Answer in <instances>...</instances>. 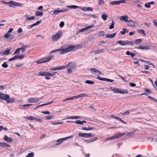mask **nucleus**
<instances>
[{
	"label": "nucleus",
	"instance_id": "nucleus-13",
	"mask_svg": "<svg viewBox=\"0 0 157 157\" xmlns=\"http://www.w3.org/2000/svg\"><path fill=\"white\" fill-rule=\"evenodd\" d=\"M40 99L37 98H30L29 99L28 102L29 103H36L40 100Z\"/></svg>",
	"mask_w": 157,
	"mask_h": 157
},
{
	"label": "nucleus",
	"instance_id": "nucleus-27",
	"mask_svg": "<svg viewBox=\"0 0 157 157\" xmlns=\"http://www.w3.org/2000/svg\"><path fill=\"white\" fill-rule=\"evenodd\" d=\"M67 7L71 9H76V8L79 7V6L74 5L69 6H67Z\"/></svg>",
	"mask_w": 157,
	"mask_h": 157
},
{
	"label": "nucleus",
	"instance_id": "nucleus-49",
	"mask_svg": "<svg viewBox=\"0 0 157 157\" xmlns=\"http://www.w3.org/2000/svg\"><path fill=\"white\" fill-rule=\"evenodd\" d=\"M2 66L4 68H6L8 67V65L6 63V62H5L2 64Z\"/></svg>",
	"mask_w": 157,
	"mask_h": 157
},
{
	"label": "nucleus",
	"instance_id": "nucleus-16",
	"mask_svg": "<svg viewBox=\"0 0 157 157\" xmlns=\"http://www.w3.org/2000/svg\"><path fill=\"white\" fill-rule=\"evenodd\" d=\"M97 78L100 80L101 81H108L110 82H113L114 80L112 79H107L106 78H101L100 76L98 75Z\"/></svg>",
	"mask_w": 157,
	"mask_h": 157
},
{
	"label": "nucleus",
	"instance_id": "nucleus-3",
	"mask_svg": "<svg viewBox=\"0 0 157 157\" xmlns=\"http://www.w3.org/2000/svg\"><path fill=\"white\" fill-rule=\"evenodd\" d=\"M117 43L123 46H126L127 45H133L134 44V42L129 41L127 40L118 41L117 42Z\"/></svg>",
	"mask_w": 157,
	"mask_h": 157
},
{
	"label": "nucleus",
	"instance_id": "nucleus-38",
	"mask_svg": "<svg viewBox=\"0 0 157 157\" xmlns=\"http://www.w3.org/2000/svg\"><path fill=\"white\" fill-rule=\"evenodd\" d=\"M26 17V20H29V21H31L34 20L35 19V17L34 16H31L30 17H28V16L27 15L25 16Z\"/></svg>",
	"mask_w": 157,
	"mask_h": 157
},
{
	"label": "nucleus",
	"instance_id": "nucleus-21",
	"mask_svg": "<svg viewBox=\"0 0 157 157\" xmlns=\"http://www.w3.org/2000/svg\"><path fill=\"white\" fill-rule=\"evenodd\" d=\"M61 12H63V11H62L61 10H54L52 14V17H55L56 15Z\"/></svg>",
	"mask_w": 157,
	"mask_h": 157
},
{
	"label": "nucleus",
	"instance_id": "nucleus-44",
	"mask_svg": "<svg viewBox=\"0 0 157 157\" xmlns=\"http://www.w3.org/2000/svg\"><path fill=\"white\" fill-rule=\"evenodd\" d=\"M110 3L111 4L113 5H119V2L118 1H113V2H110Z\"/></svg>",
	"mask_w": 157,
	"mask_h": 157
},
{
	"label": "nucleus",
	"instance_id": "nucleus-64",
	"mask_svg": "<svg viewBox=\"0 0 157 157\" xmlns=\"http://www.w3.org/2000/svg\"><path fill=\"white\" fill-rule=\"evenodd\" d=\"M20 50H16V51L14 52L13 54H19L20 53Z\"/></svg>",
	"mask_w": 157,
	"mask_h": 157
},
{
	"label": "nucleus",
	"instance_id": "nucleus-14",
	"mask_svg": "<svg viewBox=\"0 0 157 157\" xmlns=\"http://www.w3.org/2000/svg\"><path fill=\"white\" fill-rule=\"evenodd\" d=\"M10 3V6H9L10 7H11L12 5L16 6H19L21 7L23 6V4L21 3L16 2L13 1H11Z\"/></svg>",
	"mask_w": 157,
	"mask_h": 157
},
{
	"label": "nucleus",
	"instance_id": "nucleus-35",
	"mask_svg": "<svg viewBox=\"0 0 157 157\" xmlns=\"http://www.w3.org/2000/svg\"><path fill=\"white\" fill-rule=\"evenodd\" d=\"M108 16L107 14L103 13L102 15L101 18L104 21L106 20Z\"/></svg>",
	"mask_w": 157,
	"mask_h": 157
},
{
	"label": "nucleus",
	"instance_id": "nucleus-11",
	"mask_svg": "<svg viewBox=\"0 0 157 157\" xmlns=\"http://www.w3.org/2000/svg\"><path fill=\"white\" fill-rule=\"evenodd\" d=\"M72 50H52L51 53H52L55 52L57 51H59V52L60 54H63L69 52Z\"/></svg>",
	"mask_w": 157,
	"mask_h": 157
},
{
	"label": "nucleus",
	"instance_id": "nucleus-10",
	"mask_svg": "<svg viewBox=\"0 0 157 157\" xmlns=\"http://www.w3.org/2000/svg\"><path fill=\"white\" fill-rule=\"evenodd\" d=\"M73 137V136H71L65 138L58 139L57 141V143H56V145H59L62 144L64 141L66 140L67 139L71 138Z\"/></svg>",
	"mask_w": 157,
	"mask_h": 157
},
{
	"label": "nucleus",
	"instance_id": "nucleus-17",
	"mask_svg": "<svg viewBox=\"0 0 157 157\" xmlns=\"http://www.w3.org/2000/svg\"><path fill=\"white\" fill-rule=\"evenodd\" d=\"M81 9L84 12H86L87 11L92 12L93 11L92 8L90 7H81Z\"/></svg>",
	"mask_w": 157,
	"mask_h": 157
},
{
	"label": "nucleus",
	"instance_id": "nucleus-51",
	"mask_svg": "<svg viewBox=\"0 0 157 157\" xmlns=\"http://www.w3.org/2000/svg\"><path fill=\"white\" fill-rule=\"evenodd\" d=\"M17 59H23L24 57V55H17Z\"/></svg>",
	"mask_w": 157,
	"mask_h": 157
},
{
	"label": "nucleus",
	"instance_id": "nucleus-31",
	"mask_svg": "<svg viewBox=\"0 0 157 157\" xmlns=\"http://www.w3.org/2000/svg\"><path fill=\"white\" fill-rule=\"evenodd\" d=\"M128 93V91L126 89H121L120 93L121 94H126Z\"/></svg>",
	"mask_w": 157,
	"mask_h": 157
},
{
	"label": "nucleus",
	"instance_id": "nucleus-61",
	"mask_svg": "<svg viewBox=\"0 0 157 157\" xmlns=\"http://www.w3.org/2000/svg\"><path fill=\"white\" fill-rule=\"evenodd\" d=\"M41 113L44 114H50V112L49 111H42Z\"/></svg>",
	"mask_w": 157,
	"mask_h": 157
},
{
	"label": "nucleus",
	"instance_id": "nucleus-7",
	"mask_svg": "<svg viewBox=\"0 0 157 157\" xmlns=\"http://www.w3.org/2000/svg\"><path fill=\"white\" fill-rule=\"evenodd\" d=\"M155 48L151 43H147L145 44V45L144 47L140 46L138 48L139 49H154Z\"/></svg>",
	"mask_w": 157,
	"mask_h": 157
},
{
	"label": "nucleus",
	"instance_id": "nucleus-28",
	"mask_svg": "<svg viewBox=\"0 0 157 157\" xmlns=\"http://www.w3.org/2000/svg\"><path fill=\"white\" fill-rule=\"evenodd\" d=\"M41 22V20L37 21L36 23L33 24L32 25H30V27L31 28H33V27L37 25L40 24Z\"/></svg>",
	"mask_w": 157,
	"mask_h": 157
},
{
	"label": "nucleus",
	"instance_id": "nucleus-42",
	"mask_svg": "<svg viewBox=\"0 0 157 157\" xmlns=\"http://www.w3.org/2000/svg\"><path fill=\"white\" fill-rule=\"evenodd\" d=\"M94 128V127H92V128H91L90 127H88V128H86V127H83L82 128V129L83 130H92Z\"/></svg>",
	"mask_w": 157,
	"mask_h": 157
},
{
	"label": "nucleus",
	"instance_id": "nucleus-62",
	"mask_svg": "<svg viewBox=\"0 0 157 157\" xmlns=\"http://www.w3.org/2000/svg\"><path fill=\"white\" fill-rule=\"evenodd\" d=\"M104 3V0H99L98 2V4L100 5H102V4H103Z\"/></svg>",
	"mask_w": 157,
	"mask_h": 157
},
{
	"label": "nucleus",
	"instance_id": "nucleus-22",
	"mask_svg": "<svg viewBox=\"0 0 157 157\" xmlns=\"http://www.w3.org/2000/svg\"><path fill=\"white\" fill-rule=\"evenodd\" d=\"M86 122L87 121L84 120L81 121L80 120H78L75 121V124L80 125H82L84 123H86Z\"/></svg>",
	"mask_w": 157,
	"mask_h": 157
},
{
	"label": "nucleus",
	"instance_id": "nucleus-1",
	"mask_svg": "<svg viewBox=\"0 0 157 157\" xmlns=\"http://www.w3.org/2000/svg\"><path fill=\"white\" fill-rule=\"evenodd\" d=\"M5 100L7 103H12L15 102V99L13 98L10 99L9 96L3 93H0V100Z\"/></svg>",
	"mask_w": 157,
	"mask_h": 157
},
{
	"label": "nucleus",
	"instance_id": "nucleus-57",
	"mask_svg": "<svg viewBox=\"0 0 157 157\" xmlns=\"http://www.w3.org/2000/svg\"><path fill=\"white\" fill-rule=\"evenodd\" d=\"M98 139V137H94L90 139L91 141L93 142L96 140Z\"/></svg>",
	"mask_w": 157,
	"mask_h": 157
},
{
	"label": "nucleus",
	"instance_id": "nucleus-9",
	"mask_svg": "<svg viewBox=\"0 0 157 157\" xmlns=\"http://www.w3.org/2000/svg\"><path fill=\"white\" fill-rule=\"evenodd\" d=\"M78 136H81L82 137H85V138H89L91 137H93L94 136V134L89 133H79L78 134Z\"/></svg>",
	"mask_w": 157,
	"mask_h": 157
},
{
	"label": "nucleus",
	"instance_id": "nucleus-58",
	"mask_svg": "<svg viewBox=\"0 0 157 157\" xmlns=\"http://www.w3.org/2000/svg\"><path fill=\"white\" fill-rule=\"evenodd\" d=\"M122 30H123V31H121L120 32L122 34H125L126 29L123 28V29Z\"/></svg>",
	"mask_w": 157,
	"mask_h": 157
},
{
	"label": "nucleus",
	"instance_id": "nucleus-32",
	"mask_svg": "<svg viewBox=\"0 0 157 157\" xmlns=\"http://www.w3.org/2000/svg\"><path fill=\"white\" fill-rule=\"evenodd\" d=\"M126 54L128 55H130L132 57H133L135 55V54L134 53L128 51H127L126 52Z\"/></svg>",
	"mask_w": 157,
	"mask_h": 157
},
{
	"label": "nucleus",
	"instance_id": "nucleus-36",
	"mask_svg": "<svg viewBox=\"0 0 157 157\" xmlns=\"http://www.w3.org/2000/svg\"><path fill=\"white\" fill-rule=\"evenodd\" d=\"M32 104H28L24 105H22V106L24 107V108H23V109H26L28 108L29 106H32Z\"/></svg>",
	"mask_w": 157,
	"mask_h": 157
},
{
	"label": "nucleus",
	"instance_id": "nucleus-40",
	"mask_svg": "<svg viewBox=\"0 0 157 157\" xmlns=\"http://www.w3.org/2000/svg\"><path fill=\"white\" fill-rule=\"evenodd\" d=\"M17 59H18L17 56L16 55L10 59H9V61H11Z\"/></svg>",
	"mask_w": 157,
	"mask_h": 157
},
{
	"label": "nucleus",
	"instance_id": "nucleus-41",
	"mask_svg": "<svg viewBox=\"0 0 157 157\" xmlns=\"http://www.w3.org/2000/svg\"><path fill=\"white\" fill-rule=\"evenodd\" d=\"M105 34V32L104 31H100L99 32V33H98V36H103Z\"/></svg>",
	"mask_w": 157,
	"mask_h": 157
},
{
	"label": "nucleus",
	"instance_id": "nucleus-15",
	"mask_svg": "<svg viewBox=\"0 0 157 157\" xmlns=\"http://www.w3.org/2000/svg\"><path fill=\"white\" fill-rule=\"evenodd\" d=\"M67 65V67H68L69 68L72 69L76 68V64L73 62H70Z\"/></svg>",
	"mask_w": 157,
	"mask_h": 157
},
{
	"label": "nucleus",
	"instance_id": "nucleus-53",
	"mask_svg": "<svg viewBox=\"0 0 157 157\" xmlns=\"http://www.w3.org/2000/svg\"><path fill=\"white\" fill-rule=\"evenodd\" d=\"M139 33H141L144 34V36H145L146 34L145 33L143 29H140L138 31Z\"/></svg>",
	"mask_w": 157,
	"mask_h": 157
},
{
	"label": "nucleus",
	"instance_id": "nucleus-12",
	"mask_svg": "<svg viewBox=\"0 0 157 157\" xmlns=\"http://www.w3.org/2000/svg\"><path fill=\"white\" fill-rule=\"evenodd\" d=\"M128 23L127 24L128 26L132 27H135L138 24L137 23L131 20L128 21Z\"/></svg>",
	"mask_w": 157,
	"mask_h": 157
},
{
	"label": "nucleus",
	"instance_id": "nucleus-18",
	"mask_svg": "<svg viewBox=\"0 0 157 157\" xmlns=\"http://www.w3.org/2000/svg\"><path fill=\"white\" fill-rule=\"evenodd\" d=\"M128 17L127 15H124L123 16H121L120 17V19L121 21H124V22H128Z\"/></svg>",
	"mask_w": 157,
	"mask_h": 157
},
{
	"label": "nucleus",
	"instance_id": "nucleus-48",
	"mask_svg": "<svg viewBox=\"0 0 157 157\" xmlns=\"http://www.w3.org/2000/svg\"><path fill=\"white\" fill-rule=\"evenodd\" d=\"M29 46L28 45H24L22 46L21 48H18L17 49H25L26 48H29Z\"/></svg>",
	"mask_w": 157,
	"mask_h": 157
},
{
	"label": "nucleus",
	"instance_id": "nucleus-26",
	"mask_svg": "<svg viewBox=\"0 0 157 157\" xmlns=\"http://www.w3.org/2000/svg\"><path fill=\"white\" fill-rule=\"evenodd\" d=\"M116 34V33H115L112 34L106 35V38H113L115 36Z\"/></svg>",
	"mask_w": 157,
	"mask_h": 157
},
{
	"label": "nucleus",
	"instance_id": "nucleus-63",
	"mask_svg": "<svg viewBox=\"0 0 157 157\" xmlns=\"http://www.w3.org/2000/svg\"><path fill=\"white\" fill-rule=\"evenodd\" d=\"M119 4L121 3H125L126 1L125 0H120L118 1Z\"/></svg>",
	"mask_w": 157,
	"mask_h": 157
},
{
	"label": "nucleus",
	"instance_id": "nucleus-20",
	"mask_svg": "<svg viewBox=\"0 0 157 157\" xmlns=\"http://www.w3.org/2000/svg\"><path fill=\"white\" fill-rule=\"evenodd\" d=\"M76 99L80 97H88V95L85 93H82L79 95L75 96Z\"/></svg>",
	"mask_w": 157,
	"mask_h": 157
},
{
	"label": "nucleus",
	"instance_id": "nucleus-60",
	"mask_svg": "<svg viewBox=\"0 0 157 157\" xmlns=\"http://www.w3.org/2000/svg\"><path fill=\"white\" fill-rule=\"evenodd\" d=\"M64 25V22L63 21H61L59 24V26L61 28L63 27Z\"/></svg>",
	"mask_w": 157,
	"mask_h": 157
},
{
	"label": "nucleus",
	"instance_id": "nucleus-56",
	"mask_svg": "<svg viewBox=\"0 0 157 157\" xmlns=\"http://www.w3.org/2000/svg\"><path fill=\"white\" fill-rule=\"evenodd\" d=\"M53 117V116H48L46 117V119L48 120H49L52 119Z\"/></svg>",
	"mask_w": 157,
	"mask_h": 157
},
{
	"label": "nucleus",
	"instance_id": "nucleus-30",
	"mask_svg": "<svg viewBox=\"0 0 157 157\" xmlns=\"http://www.w3.org/2000/svg\"><path fill=\"white\" fill-rule=\"evenodd\" d=\"M75 99H76L75 98V96H74L73 97H71L70 98H66V99L63 100V101L65 102V101H68V100H73Z\"/></svg>",
	"mask_w": 157,
	"mask_h": 157
},
{
	"label": "nucleus",
	"instance_id": "nucleus-50",
	"mask_svg": "<svg viewBox=\"0 0 157 157\" xmlns=\"http://www.w3.org/2000/svg\"><path fill=\"white\" fill-rule=\"evenodd\" d=\"M11 35L10 33L7 32V33L4 35V37L5 38H7L10 37Z\"/></svg>",
	"mask_w": 157,
	"mask_h": 157
},
{
	"label": "nucleus",
	"instance_id": "nucleus-29",
	"mask_svg": "<svg viewBox=\"0 0 157 157\" xmlns=\"http://www.w3.org/2000/svg\"><path fill=\"white\" fill-rule=\"evenodd\" d=\"M53 102H54V101H50V102H48V103H47L44 104H43L40 105H39V106H37V108H39V107H41V106H44V105H47L51 104L53 103Z\"/></svg>",
	"mask_w": 157,
	"mask_h": 157
},
{
	"label": "nucleus",
	"instance_id": "nucleus-24",
	"mask_svg": "<svg viewBox=\"0 0 157 157\" xmlns=\"http://www.w3.org/2000/svg\"><path fill=\"white\" fill-rule=\"evenodd\" d=\"M79 118L80 117L78 116H71L66 117V119H77Z\"/></svg>",
	"mask_w": 157,
	"mask_h": 157
},
{
	"label": "nucleus",
	"instance_id": "nucleus-39",
	"mask_svg": "<svg viewBox=\"0 0 157 157\" xmlns=\"http://www.w3.org/2000/svg\"><path fill=\"white\" fill-rule=\"evenodd\" d=\"M130 113V112L129 110H127L126 112L121 113V114L123 116H126V115H129V114Z\"/></svg>",
	"mask_w": 157,
	"mask_h": 157
},
{
	"label": "nucleus",
	"instance_id": "nucleus-45",
	"mask_svg": "<svg viewBox=\"0 0 157 157\" xmlns=\"http://www.w3.org/2000/svg\"><path fill=\"white\" fill-rule=\"evenodd\" d=\"M86 83L89 84H93L94 83V82L93 81H91L89 80H87L85 82Z\"/></svg>",
	"mask_w": 157,
	"mask_h": 157
},
{
	"label": "nucleus",
	"instance_id": "nucleus-47",
	"mask_svg": "<svg viewBox=\"0 0 157 157\" xmlns=\"http://www.w3.org/2000/svg\"><path fill=\"white\" fill-rule=\"evenodd\" d=\"M142 41V39H139L136 40L135 42V43L136 44H139L141 43Z\"/></svg>",
	"mask_w": 157,
	"mask_h": 157
},
{
	"label": "nucleus",
	"instance_id": "nucleus-4",
	"mask_svg": "<svg viewBox=\"0 0 157 157\" xmlns=\"http://www.w3.org/2000/svg\"><path fill=\"white\" fill-rule=\"evenodd\" d=\"M54 59V56H51L48 57H46L41 59H40L38 60L37 63H41L45 62H49L51 60Z\"/></svg>",
	"mask_w": 157,
	"mask_h": 157
},
{
	"label": "nucleus",
	"instance_id": "nucleus-55",
	"mask_svg": "<svg viewBox=\"0 0 157 157\" xmlns=\"http://www.w3.org/2000/svg\"><path fill=\"white\" fill-rule=\"evenodd\" d=\"M34 120H35L36 121L40 122H41L42 121L41 119L36 117H34Z\"/></svg>",
	"mask_w": 157,
	"mask_h": 157
},
{
	"label": "nucleus",
	"instance_id": "nucleus-8",
	"mask_svg": "<svg viewBox=\"0 0 157 157\" xmlns=\"http://www.w3.org/2000/svg\"><path fill=\"white\" fill-rule=\"evenodd\" d=\"M61 35V32L59 31L57 33L54 35L52 37V39L53 41H56Z\"/></svg>",
	"mask_w": 157,
	"mask_h": 157
},
{
	"label": "nucleus",
	"instance_id": "nucleus-25",
	"mask_svg": "<svg viewBox=\"0 0 157 157\" xmlns=\"http://www.w3.org/2000/svg\"><path fill=\"white\" fill-rule=\"evenodd\" d=\"M90 71H93L95 73H98L100 75L102 74V73L101 72L99 71L98 70L96 69V68H91L90 69Z\"/></svg>",
	"mask_w": 157,
	"mask_h": 157
},
{
	"label": "nucleus",
	"instance_id": "nucleus-34",
	"mask_svg": "<svg viewBox=\"0 0 157 157\" xmlns=\"http://www.w3.org/2000/svg\"><path fill=\"white\" fill-rule=\"evenodd\" d=\"M23 118L24 119H27L30 120H34V117L32 116H29V117H26L25 116L23 117Z\"/></svg>",
	"mask_w": 157,
	"mask_h": 157
},
{
	"label": "nucleus",
	"instance_id": "nucleus-54",
	"mask_svg": "<svg viewBox=\"0 0 157 157\" xmlns=\"http://www.w3.org/2000/svg\"><path fill=\"white\" fill-rule=\"evenodd\" d=\"M67 65L64 66H60V67H59V70L64 69L65 68H67Z\"/></svg>",
	"mask_w": 157,
	"mask_h": 157
},
{
	"label": "nucleus",
	"instance_id": "nucleus-6",
	"mask_svg": "<svg viewBox=\"0 0 157 157\" xmlns=\"http://www.w3.org/2000/svg\"><path fill=\"white\" fill-rule=\"evenodd\" d=\"M56 73V72H54L52 73V74H51L50 73L47 72L41 71V72H39V75L40 76L50 77L55 75Z\"/></svg>",
	"mask_w": 157,
	"mask_h": 157
},
{
	"label": "nucleus",
	"instance_id": "nucleus-2",
	"mask_svg": "<svg viewBox=\"0 0 157 157\" xmlns=\"http://www.w3.org/2000/svg\"><path fill=\"white\" fill-rule=\"evenodd\" d=\"M65 45L63 46L61 49H72L74 48L78 49L81 48H82V46L81 44H78L75 45H70L67 48L65 47Z\"/></svg>",
	"mask_w": 157,
	"mask_h": 157
},
{
	"label": "nucleus",
	"instance_id": "nucleus-5",
	"mask_svg": "<svg viewBox=\"0 0 157 157\" xmlns=\"http://www.w3.org/2000/svg\"><path fill=\"white\" fill-rule=\"evenodd\" d=\"M124 133H119L112 136V137L108 138L105 140V141H107L109 140H113L119 138L124 135Z\"/></svg>",
	"mask_w": 157,
	"mask_h": 157
},
{
	"label": "nucleus",
	"instance_id": "nucleus-43",
	"mask_svg": "<svg viewBox=\"0 0 157 157\" xmlns=\"http://www.w3.org/2000/svg\"><path fill=\"white\" fill-rule=\"evenodd\" d=\"M115 24V23L113 20L112 21L111 25L109 26V28L110 29H113L114 28V25Z\"/></svg>",
	"mask_w": 157,
	"mask_h": 157
},
{
	"label": "nucleus",
	"instance_id": "nucleus-59",
	"mask_svg": "<svg viewBox=\"0 0 157 157\" xmlns=\"http://www.w3.org/2000/svg\"><path fill=\"white\" fill-rule=\"evenodd\" d=\"M2 2L4 4H7V5H9L10 6L11 1H10L9 2H6L5 1H2Z\"/></svg>",
	"mask_w": 157,
	"mask_h": 157
},
{
	"label": "nucleus",
	"instance_id": "nucleus-52",
	"mask_svg": "<svg viewBox=\"0 0 157 157\" xmlns=\"http://www.w3.org/2000/svg\"><path fill=\"white\" fill-rule=\"evenodd\" d=\"M10 53V50H6L3 53V55H7Z\"/></svg>",
	"mask_w": 157,
	"mask_h": 157
},
{
	"label": "nucleus",
	"instance_id": "nucleus-37",
	"mask_svg": "<svg viewBox=\"0 0 157 157\" xmlns=\"http://www.w3.org/2000/svg\"><path fill=\"white\" fill-rule=\"evenodd\" d=\"M43 13L42 12H39L38 11H36L35 12L36 16H42L43 15Z\"/></svg>",
	"mask_w": 157,
	"mask_h": 157
},
{
	"label": "nucleus",
	"instance_id": "nucleus-46",
	"mask_svg": "<svg viewBox=\"0 0 157 157\" xmlns=\"http://www.w3.org/2000/svg\"><path fill=\"white\" fill-rule=\"evenodd\" d=\"M34 156V154L33 152H31L29 153L26 156V157H33Z\"/></svg>",
	"mask_w": 157,
	"mask_h": 157
},
{
	"label": "nucleus",
	"instance_id": "nucleus-23",
	"mask_svg": "<svg viewBox=\"0 0 157 157\" xmlns=\"http://www.w3.org/2000/svg\"><path fill=\"white\" fill-rule=\"evenodd\" d=\"M0 146L3 147H10V145L7 144L6 143H0Z\"/></svg>",
	"mask_w": 157,
	"mask_h": 157
},
{
	"label": "nucleus",
	"instance_id": "nucleus-33",
	"mask_svg": "<svg viewBox=\"0 0 157 157\" xmlns=\"http://www.w3.org/2000/svg\"><path fill=\"white\" fill-rule=\"evenodd\" d=\"M120 90L121 89L116 88H115L112 89V90L115 93H120Z\"/></svg>",
	"mask_w": 157,
	"mask_h": 157
},
{
	"label": "nucleus",
	"instance_id": "nucleus-19",
	"mask_svg": "<svg viewBox=\"0 0 157 157\" xmlns=\"http://www.w3.org/2000/svg\"><path fill=\"white\" fill-rule=\"evenodd\" d=\"M3 139L9 143H11L13 141L12 138L8 137L6 135L4 136Z\"/></svg>",
	"mask_w": 157,
	"mask_h": 157
}]
</instances>
